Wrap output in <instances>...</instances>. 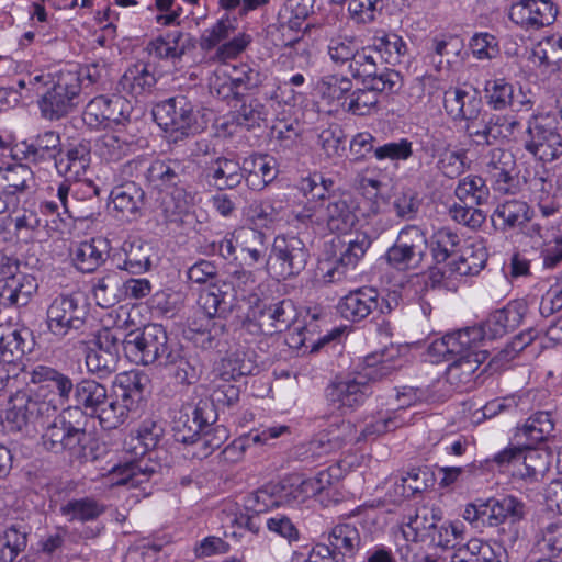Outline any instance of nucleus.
<instances>
[{"label": "nucleus", "mask_w": 562, "mask_h": 562, "mask_svg": "<svg viewBox=\"0 0 562 562\" xmlns=\"http://www.w3.org/2000/svg\"><path fill=\"white\" fill-rule=\"evenodd\" d=\"M348 68L353 78L362 79L366 87L389 91L400 88L401 75L393 69H379L374 58L364 48L360 49Z\"/></svg>", "instance_id": "4be33fe9"}, {"label": "nucleus", "mask_w": 562, "mask_h": 562, "mask_svg": "<svg viewBox=\"0 0 562 562\" xmlns=\"http://www.w3.org/2000/svg\"><path fill=\"white\" fill-rule=\"evenodd\" d=\"M33 181V171L26 165L16 164L0 168V189L7 190L16 198L29 190Z\"/></svg>", "instance_id": "4d7b16f0"}, {"label": "nucleus", "mask_w": 562, "mask_h": 562, "mask_svg": "<svg viewBox=\"0 0 562 562\" xmlns=\"http://www.w3.org/2000/svg\"><path fill=\"white\" fill-rule=\"evenodd\" d=\"M536 549L547 555L558 557L562 552V524L550 522L537 531Z\"/></svg>", "instance_id": "774afa93"}, {"label": "nucleus", "mask_w": 562, "mask_h": 562, "mask_svg": "<svg viewBox=\"0 0 562 562\" xmlns=\"http://www.w3.org/2000/svg\"><path fill=\"white\" fill-rule=\"evenodd\" d=\"M110 196L121 216L131 221L139 215L145 192L137 183L130 181L113 188Z\"/></svg>", "instance_id": "79ce46f5"}, {"label": "nucleus", "mask_w": 562, "mask_h": 562, "mask_svg": "<svg viewBox=\"0 0 562 562\" xmlns=\"http://www.w3.org/2000/svg\"><path fill=\"white\" fill-rule=\"evenodd\" d=\"M255 362L243 351H235L222 359L214 370V376L222 382L235 381L238 378L254 374Z\"/></svg>", "instance_id": "3c124183"}, {"label": "nucleus", "mask_w": 562, "mask_h": 562, "mask_svg": "<svg viewBox=\"0 0 562 562\" xmlns=\"http://www.w3.org/2000/svg\"><path fill=\"white\" fill-rule=\"evenodd\" d=\"M358 205L349 192L331 194L326 205L325 221L331 232L347 233L358 221Z\"/></svg>", "instance_id": "2f4dec72"}, {"label": "nucleus", "mask_w": 562, "mask_h": 562, "mask_svg": "<svg viewBox=\"0 0 562 562\" xmlns=\"http://www.w3.org/2000/svg\"><path fill=\"white\" fill-rule=\"evenodd\" d=\"M296 318L294 304L282 300L251 308L243 322V329L252 336H271L291 327Z\"/></svg>", "instance_id": "9d476101"}, {"label": "nucleus", "mask_w": 562, "mask_h": 562, "mask_svg": "<svg viewBox=\"0 0 562 562\" xmlns=\"http://www.w3.org/2000/svg\"><path fill=\"white\" fill-rule=\"evenodd\" d=\"M164 367L173 368V376L179 383L182 384H194L201 373V368L195 358L184 357L181 353V349L176 345L172 350V359L166 360Z\"/></svg>", "instance_id": "69168bd1"}, {"label": "nucleus", "mask_w": 562, "mask_h": 562, "mask_svg": "<svg viewBox=\"0 0 562 562\" xmlns=\"http://www.w3.org/2000/svg\"><path fill=\"white\" fill-rule=\"evenodd\" d=\"M121 330L104 328L97 335L95 347L86 355V366L90 373L100 379L108 378L117 369L122 346Z\"/></svg>", "instance_id": "2eb2a0df"}, {"label": "nucleus", "mask_w": 562, "mask_h": 562, "mask_svg": "<svg viewBox=\"0 0 562 562\" xmlns=\"http://www.w3.org/2000/svg\"><path fill=\"white\" fill-rule=\"evenodd\" d=\"M443 108L454 121L479 119L483 112V102L479 91L472 87H451L445 91Z\"/></svg>", "instance_id": "bb28decb"}, {"label": "nucleus", "mask_w": 562, "mask_h": 562, "mask_svg": "<svg viewBox=\"0 0 562 562\" xmlns=\"http://www.w3.org/2000/svg\"><path fill=\"white\" fill-rule=\"evenodd\" d=\"M155 122L165 131L179 138L195 135L202 130L193 103L184 95H177L158 102L153 109Z\"/></svg>", "instance_id": "39448f33"}, {"label": "nucleus", "mask_w": 562, "mask_h": 562, "mask_svg": "<svg viewBox=\"0 0 562 562\" xmlns=\"http://www.w3.org/2000/svg\"><path fill=\"white\" fill-rule=\"evenodd\" d=\"M60 136L55 131H45L30 142L24 140L12 148L14 159H25L34 165H44L50 161L56 164V158L61 154Z\"/></svg>", "instance_id": "5701e85b"}, {"label": "nucleus", "mask_w": 562, "mask_h": 562, "mask_svg": "<svg viewBox=\"0 0 562 562\" xmlns=\"http://www.w3.org/2000/svg\"><path fill=\"white\" fill-rule=\"evenodd\" d=\"M454 194L464 203L482 205L487 202L490 190L483 178L470 175L459 181Z\"/></svg>", "instance_id": "0e129e2a"}, {"label": "nucleus", "mask_w": 562, "mask_h": 562, "mask_svg": "<svg viewBox=\"0 0 562 562\" xmlns=\"http://www.w3.org/2000/svg\"><path fill=\"white\" fill-rule=\"evenodd\" d=\"M217 420L216 411L210 401L201 400L194 406H188L180 412L175 422L176 440L187 445H195L203 457L220 448L227 438L226 429L212 426Z\"/></svg>", "instance_id": "f257e3e1"}, {"label": "nucleus", "mask_w": 562, "mask_h": 562, "mask_svg": "<svg viewBox=\"0 0 562 562\" xmlns=\"http://www.w3.org/2000/svg\"><path fill=\"white\" fill-rule=\"evenodd\" d=\"M194 168V162L189 158L157 159L146 168V179L160 186H179L193 177Z\"/></svg>", "instance_id": "7c9ffc66"}, {"label": "nucleus", "mask_w": 562, "mask_h": 562, "mask_svg": "<svg viewBox=\"0 0 562 562\" xmlns=\"http://www.w3.org/2000/svg\"><path fill=\"white\" fill-rule=\"evenodd\" d=\"M529 61L542 75H550L562 67V35L553 34L541 40L531 49Z\"/></svg>", "instance_id": "c9c22d12"}, {"label": "nucleus", "mask_w": 562, "mask_h": 562, "mask_svg": "<svg viewBox=\"0 0 562 562\" xmlns=\"http://www.w3.org/2000/svg\"><path fill=\"white\" fill-rule=\"evenodd\" d=\"M554 430V420L550 412H536L529 416L521 427L517 428L516 437L525 438L531 445L547 441Z\"/></svg>", "instance_id": "8fccbe9b"}, {"label": "nucleus", "mask_w": 562, "mask_h": 562, "mask_svg": "<svg viewBox=\"0 0 562 562\" xmlns=\"http://www.w3.org/2000/svg\"><path fill=\"white\" fill-rule=\"evenodd\" d=\"M308 258L310 251L300 237L282 234L274 237L267 265L278 278L290 279L305 269Z\"/></svg>", "instance_id": "9b49d317"}, {"label": "nucleus", "mask_w": 562, "mask_h": 562, "mask_svg": "<svg viewBox=\"0 0 562 562\" xmlns=\"http://www.w3.org/2000/svg\"><path fill=\"white\" fill-rule=\"evenodd\" d=\"M24 334L27 331L0 325V363L12 367L23 357L26 350Z\"/></svg>", "instance_id": "5fc2aeb1"}, {"label": "nucleus", "mask_w": 562, "mask_h": 562, "mask_svg": "<svg viewBox=\"0 0 562 562\" xmlns=\"http://www.w3.org/2000/svg\"><path fill=\"white\" fill-rule=\"evenodd\" d=\"M479 345H482L481 329L467 327L434 340L427 348V355L431 361L437 362L446 359L447 356L454 357Z\"/></svg>", "instance_id": "cd10ccee"}, {"label": "nucleus", "mask_w": 562, "mask_h": 562, "mask_svg": "<svg viewBox=\"0 0 562 562\" xmlns=\"http://www.w3.org/2000/svg\"><path fill=\"white\" fill-rule=\"evenodd\" d=\"M370 246L371 239L366 233H358L353 239L344 241V249L340 251L337 266L328 271L330 280H334L335 273L340 277L346 270L356 268Z\"/></svg>", "instance_id": "09e8293b"}, {"label": "nucleus", "mask_w": 562, "mask_h": 562, "mask_svg": "<svg viewBox=\"0 0 562 562\" xmlns=\"http://www.w3.org/2000/svg\"><path fill=\"white\" fill-rule=\"evenodd\" d=\"M245 180L248 188L260 191L271 183L279 173L274 157L267 154H252L244 158Z\"/></svg>", "instance_id": "72a5a7b5"}, {"label": "nucleus", "mask_w": 562, "mask_h": 562, "mask_svg": "<svg viewBox=\"0 0 562 562\" xmlns=\"http://www.w3.org/2000/svg\"><path fill=\"white\" fill-rule=\"evenodd\" d=\"M465 539V526L460 520L438 522L427 543L429 546L454 549L461 547Z\"/></svg>", "instance_id": "13d9d810"}, {"label": "nucleus", "mask_w": 562, "mask_h": 562, "mask_svg": "<svg viewBox=\"0 0 562 562\" xmlns=\"http://www.w3.org/2000/svg\"><path fill=\"white\" fill-rule=\"evenodd\" d=\"M104 512V506L93 498L72 499L60 507V513L69 520L90 521Z\"/></svg>", "instance_id": "338daca9"}, {"label": "nucleus", "mask_w": 562, "mask_h": 562, "mask_svg": "<svg viewBox=\"0 0 562 562\" xmlns=\"http://www.w3.org/2000/svg\"><path fill=\"white\" fill-rule=\"evenodd\" d=\"M176 345L169 344L166 329L158 324H148L143 329L126 334L122 341L125 356L137 364L148 366L172 359Z\"/></svg>", "instance_id": "20e7f679"}, {"label": "nucleus", "mask_w": 562, "mask_h": 562, "mask_svg": "<svg viewBox=\"0 0 562 562\" xmlns=\"http://www.w3.org/2000/svg\"><path fill=\"white\" fill-rule=\"evenodd\" d=\"M558 13L550 0H520L510 5L512 22L526 31L539 30L552 24Z\"/></svg>", "instance_id": "393cba45"}, {"label": "nucleus", "mask_w": 562, "mask_h": 562, "mask_svg": "<svg viewBox=\"0 0 562 562\" xmlns=\"http://www.w3.org/2000/svg\"><path fill=\"white\" fill-rule=\"evenodd\" d=\"M72 400L75 407L83 409L91 416H97L103 429H112L103 420L105 409L109 406H114V397L108 395L105 385L91 379H83L75 385Z\"/></svg>", "instance_id": "a878e982"}, {"label": "nucleus", "mask_w": 562, "mask_h": 562, "mask_svg": "<svg viewBox=\"0 0 562 562\" xmlns=\"http://www.w3.org/2000/svg\"><path fill=\"white\" fill-rule=\"evenodd\" d=\"M29 382L38 385L43 395L44 408L55 416L60 409L71 407V393L75 392L72 380L55 368L37 364L25 370Z\"/></svg>", "instance_id": "423d86ee"}, {"label": "nucleus", "mask_w": 562, "mask_h": 562, "mask_svg": "<svg viewBox=\"0 0 562 562\" xmlns=\"http://www.w3.org/2000/svg\"><path fill=\"white\" fill-rule=\"evenodd\" d=\"M532 217V211L527 202L521 200H506L498 204L492 214V221L499 225L502 231L521 228Z\"/></svg>", "instance_id": "a18cd8bd"}, {"label": "nucleus", "mask_w": 562, "mask_h": 562, "mask_svg": "<svg viewBox=\"0 0 562 562\" xmlns=\"http://www.w3.org/2000/svg\"><path fill=\"white\" fill-rule=\"evenodd\" d=\"M333 551L339 557H352L360 548L361 538L356 526L344 522L336 525L328 536Z\"/></svg>", "instance_id": "603ef678"}, {"label": "nucleus", "mask_w": 562, "mask_h": 562, "mask_svg": "<svg viewBox=\"0 0 562 562\" xmlns=\"http://www.w3.org/2000/svg\"><path fill=\"white\" fill-rule=\"evenodd\" d=\"M360 46L355 36L337 33L327 38V54L336 65L350 64L360 52Z\"/></svg>", "instance_id": "052dcab7"}, {"label": "nucleus", "mask_w": 562, "mask_h": 562, "mask_svg": "<svg viewBox=\"0 0 562 562\" xmlns=\"http://www.w3.org/2000/svg\"><path fill=\"white\" fill-rule=\"evenodd\" d=\"M206 178L218 190L234 189L245 178L244 161L231 157H217L206 168Z\"/></svg>", "instance_id": "4c0bfd02"}, {"label": "nucleus", "mask_w": 562, "mask_h": 562, "mask_svg": "<svg viewBox=\"0 0 562 562\" xmlns=\"http://www.w3.org/2000/svg\"><path fill=\"white\" fill-rule=\"evenodd\" d=\"M526 503L510 494L490 497L488 525L501 527L503 543L514 547L521 536V522L526 519Z\"/></svg>", "instance_id": "ddd939ff"}, {"label": "nucleus", "mask_w": 562, "mask_h": 562, "mask_svg": "<svg viewBox=\"0 0 562 562\" xmlns=\"http://www.w3.org/2000/svg\"><path fill=\"white\" fill-rule=\"evenodd\" d=\"M229 285H212L200 293L198 303L207 317H225L234 305V294Z\"/></svg>", "instance_id": "de8ad7c7"}, {"label": "nucleus", "mask_w": 562, "mask_h": 562, "mask_svg": "<svg viewBox=\"0 0 562 562\" xmlns=\"http://www.w3.org/2000/svg\"><path fill=\"white\" fill-rule=\"evenodd\" d=\"M154 247L150 243L131 237L123 241L120 251L115 254L116 267L131 274H142L150 270Z\"/></svg>", "instance_id": "c756f323"}, {"label": "nucleus", "mask_w": 562, "mask_h": 562, "mask_svg": "<svg viewBox=\"0 0 562 562\" xmlns=\"http://www.w3.org/2000/svg\"><path fill=\"white\" fill-rule=\"evenodd\" d=\"M487 257V251L483 245H469L462 250L458 259L447 263V269L442 274L449 277L475 276L484 268Z\"/></svg>", "instance_id": "49530a36"}, {"label": "nucleus", "mask_w": 562, "mask_h": 562, "mask_svg": "<svg viewBox=\"0 0 562 562\" xmlns=\"http://www.w3.org/2000/svg\"><path fill=\"white\" fill-rule=\"evenodd\" d=\"M530 196L543 217H550L558 213L559 205L554 193V186L551 180L535 176L529 181Z\"/></svg>", "instance_id": "6e6d98bb"}, {"label": "nucleus", "mask_w": 562, "mask_h": 562, "mask_svg": "<svg viewBox=\"0 0 562 562\" xmlns=\"http://www.w3.org/2000/svg\"><path fill=\"white\" fill-rule=\"evenodd\" d=\"M86 440V430L72 425L65 416L55 417L42 434L44 449L54 453L68 452L70 457L81 456Z\"/></svg>", "instance_id": "dca6fc26"}, {"label": "nucleus", "mask_w": 562, "mask_h": 562, "mask_svg": "<svg viewBox=\"0 0 562 562\" xmlns=\"http://www.w3.org/2000/svg\"><path fill=\"white\" fill-rule=\"evenodd\" d=\"M306 480L290 476L278 484L268 485L258 490L252 496V507L259 513L269 507L281 505H296L312 497Z\"/></svg>", "instance_id": "4468645a"}, {"label": "nucleus", "mask_w": 562, "mask_h": 562, "mask_svg": "<svg viewBox=\"0 0 562 562\" xmlns=\"http://www.w3.org/2000/svg\"><path fill=\"white\" fill-rule=\"evenodd\" d=\"M428 249L426 232L418 225L403 227L386 254L387 263L396 270H415L422 266Z\"/></svg>", "instance_id": "f8f14e48"}, {"label": "nucleus", "mask_w": 562, "mask_h": 562, "mask_svg": "<svg viewBox=\"0 0 562 562\" xmlns=\"http://www.w3.org/2000/svg\"><path fill=\"white\" fill-rule=\"evenodd\" d=\"M452 562H501V560L488 542L472 538L457 548Z\"/></svg>", "instance_id": "bf43d9fd"}, {"label": "nucleus", "mask_w": 562, "mask_h": 562, "mask_svg": "<svg viewBox=\"0 0 562 562\" xmlns=\"http://www.w3.org/2000/svg\"><path fill=\"white\" fill-rule=\"evenodd\" d=\"M108 256V240L101 237L79 243L71 250L74 266L85 273L95 271L105 262Z\"/></svg>", "instance_id": "e433bc0d"}, {"label": "nucleus", "mask_w": 562, "mask_h": 562, "mask_svg": "<svg viewBox=\"0 0 562 562\" xmlns=\"http://www.w3.org/2000/svg\"><path fill=\"white\" fill-rule=\"evenodd\" d=\"M37 286L36 279L31 274L0 280V303L4 306H24Z\"/></svg>", "instance_id": "c03bdc74"}, {"label": "nucleus", "mask_w": 562, "mask_h": 562, "mask_svg": "<svg viewBox=\"0 0 562 562\" xmlns=\"http://www.w3.org/2000/svg\"><path fill=\"white\" fill-rule=\"evenodd\" d=\"M156 77L145 64H135L128 67L119 81L120 91L134 97L149 94L156 86Z\"/></svg>", "instance_id": "37998d69"}, {"label": "nucleus", "mask_w": 562, "mask_h": 562, "mask_svg": "<svg viewBox=\"0 0 562 562\" xmlns=\"http://www.w3.org/2000/svg\"><path fill=\"white\" fill-rule=\"evenodd\" d=\"M525 149L542 162H551L562 156V136L551 123L532 117L526 130Z\"/></svg>", "instance_id": "a211bd4d"}, {"label": "nucleus", "mask_w": 562, "mask_h": 562, "mask_svg": "<svg viewBox=\"0 0 562 562\" xmlns=\"http://www.w3.org/2000/svg\"><path fill=\"white\" fill-rule=\"evenodd\" d=\"M122 281L115 272L97 279L93 284V295L98 305L108 308L117 304L122 299Z\"/></svg>", "instance_id": "e2e57ef3"}, {"label": "nucleus", "mask_w": 562, "mask_h": 562, "mask_svg": "<svg viewBox=\"0 0 562 562\" xmlns=\"http://www.w3.org/2000/svg\"><path fill=\"white\" fill-rule=\"evenodd\" d=\"M369 367L378 364L375 371L336 376L326 387V398L335 408L345 414L361 406L371 395V379H381L392 372V367L375 356L367 358Z\"/></svg>", "instance_id": "f03ea898"}, {"label": "nucleus", "mask_w": 562, "mask_h": 562, "mask_svg": "<svg viewBox=\"0 0 562 562\" xmlns=\"http://www.w3.org/2000/svg\"><path fill=\"white\" fill-rule=\"evenodd\" d=\"M147 379L136 371L123 372L114 381V406H109L103 413V420L109 428H117L135 411L143 401Z\"/></svg>", "instance_id": "6e6552de"}, {"label": "nucleus", "mask_w": 562, "mask_h": 562, "mask_svg": "<svg viewBox=\"0 0 562 562\" xmlns=\"http://www.w3.org/2000/svg\"><path fill=\"white\" fill-rule=\"evenodd\" d=\"M482 345L456 355V359L446 370V381L458 391H468L476 385L484 370L481 366L487 359L488 352L480 349Z\"/></svg>", "instance_id": "aec40b11"}, {"label": "nucleus", "mask_w": 562, "mask_h": 562, "mask_svg": "<svg viewBox=\"0 0 562 562\" xmlns=\"http://www.w3.org/2000/svg\"><path fill=\"white\" fill-rule=\"evenodd\" d=\"M409 423V418L403 416L401 409H391L385 413H380L376 417H372L366 423L361 429L360 436L357 439H371L380 435L393 431Z\"/></svg>", "instance_id": "864d4df0"}, {"label": "nucleus", "mask_w": 562, "mask_h": 562, "mask_svg": "<svg viewBox=\"0 0 562 562\" xmlns=\"http://www.w3.org/2000/svg\"><path fill=\"white\" fill-rule=\"evenodd\" d=\"M235 244L239 247V258L248 266L265 261L268 244L267 235L257 228L241 226L236 228Z\"/></svg>", "instance_id": "f704fd0d"}, {"label": "nucleus", "mask_w": 562, "mask_h": 562, "mask_svg": "<svg viewBox=\"0 0 562 562\" xmlns=\"http://www.w3.org/2000/svg\"><path fill=\"white\" fill-rule=\"evenodd\" d=\"M528 312V304L525 300H513L503 308L493 312L487 319L477 326L482 331V345L485 340L499 338L510 330L517 328Z\"/></svg>", "instance_id": "b1692460"}, {"label": "nucleus", "mask_w": 562, "mask_h": 562, "mask_svg": "<svg viewBox=\"0 0 562 562\" xmlns=\"http://www.w3.org/2000/svg\"><path fill=\"white\" fill-rule=\"evenodd\" d=\"M90 150L83 144H77L61 150L56 158L55 168L57 172L74 182H78L90 166Z\"/></svg>", "instance_id": "a19ab883"}, {"label": "nucleus", "mask_w": 562, "mask_h": 562, "mask_svg": "<svg viewBox=\"0 0 562 562\" xmlns=\"http://www.w3.org/2000/svg\"><path fill=\"white\" fill-rule=\"evenodd\" d=\"M551 468V454L537 449L522 448L521 459L517 467L512 471L516 476L528 484L541 482Z\"/></svg>", "instance_id": "ea45409f"}, {"label": "nucleus", "mask_w": 562, "mask_h": 562, "mask_svg": "<svg viewBox=\"0 0 562 562\" xmlns=\"http://www.w3.org/2000/svg\"><path fill=\"white\" fill-rule=\"evenodd\" d=\"M195 47L193 37L190 34L175 31L158 36L150 41L147 50L150 55L159 59H180L188 50Z\"/></svg>", "instance_id": "58836bf2"}, {"label": "nucleus", "mask_w": 562, "mask_h": 562, "mask_svg": "<svg viewBox=\"0 0 562 562\" xmlns=\"http://www.w3.org/2000/svg\"><path fill=\"white\" fill-rule=\"evenodd\" d=\"M442 520L439 507L422 505L404 515L402 531L406 540L427 543L438 522Z\"/></svg>", "instance_id": "c85d7f7f"}, {"label": "nucleus", "mask_w": 562, "mask_h": 562, "mask_svg": "<svg viewBox=\"0 0 562 562\" xmlns=\"http://www.w3.org/2000/svg\"><path fill=\"white\" fill-rule=\"evenodd\" d=\"M137 439L134 432L125 439L124 449L133 459L114 465L108 472L105 480L111 486L138 487L148 482L156 472L155 468L144 459L149 449H145L144 442Z\"/></svg>", "instance_id": "1a4fd4ad"}, {"label": "nucleus", "mask_w": 562, "mask_h": 562, "mask_svg": "<svg viewBox=\"0 0 562 562\" xmlns=\"http://www.w3.org/2000/svg\"><path fill=\"white\" fill-rule=\"evenodd\" d=\"M89 305L80 293L59 294L46 310L47 331L57 341L75 339L83 334Z\"/></svg>", "instance_id": "7ed1b4c3"}, {"label": "nucleus", "mask_w": 562, "mask_h": 562, "mask_svg": "<svg viewBox=\"0 0 562 562\" xmlns=\"http://www.w3.org/2000/svg\"><path fill=\"white\" fill-rule=\"evenodd\" d=\"M379 307V292L374 288L363 286L349 292L338 303L337 310L341 317L359 322L368 317Z\"/></svg>", "instance_id": "473e14b6"}, {"label": "nucleus", "mask_w": 562, "mask_h": 562, "mask_svg": "<svg viewBox=\"0 0 562 562\" xmlns=\"http://www.w3.org/2000/svg\"><path fill=\"white\" fill-rule=\"evenodd\" d=\"M80 92V76L76 71L60 70L54 74L52 85L38 100V108L44 119L59 120L69 114L77 105Z\"/></svg>", "instance_id": "0eeeda50"}, {"label": "nucleus", "mask_w": 562, "mask_h": 562, "mask_svg": "<svg viewBox=\"0 0 562 562\" xmlns=\"http://www.w3.org/2000/svg\"><path fill=\"white\" fill-rule=\"evenodd\" d=\"M132 112L133 105L125 97L99 95L86 105L83 121L91 126L109 127L130 121Z\"/></svg>", "instance_id": "6ab92c4d"}, {"label": "nucleus", "mask_w": 562, "mask_h": 562, "mask_svg": "<svg viewBox=\"0 0 562 562\" xmlns=\"http://www.w3.org/2000/svg\"><path fill=\"white\" fill-rule=\"evenodd\" d=\"M352 89V81L341 75H326L317 85V90L322 99L329 104L345 105L347 102L346 94Z\"/></svg>", "instance_id": "680f3d73"}, {"label": "nucleus", "mask_w": 562, "mask_h": 562, "mask_svg": "<svg viewBox=\"0 0 562 562\" xmlns=\"http://www.w3.org/2000/svg\"><path fill=\"white\" fill-rule=\"evenodd\" d=\"M52 417L44 408L43 395L35 391L19 390L9 397L5 411L7 420L21 430L30 423Z\"/></svg>", "instance_id": "412c9836"}, {"label": "nucleus", "mask_w": 562, "mask_h": 562, "mask_svg": "<svg viewBox=\"0 0 562 562\" xmlns=\"http://www.w3.org/2000/svg\"><path fill=\"white\" fill-rule=\"evenodd\" d=\"M86 440V430L72 425L65 416L55 417L42 434L44 449L54 453L68 452L70 457L81 456Z\"/></svg>", "instance_id": "f3484780"}]
</instances>
